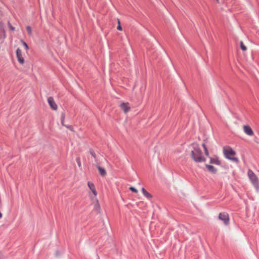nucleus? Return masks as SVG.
Wrapping results in <instances>:
<instances>
[{"label": "nucleus", "instance_id": "obj_6", "mask_svg": "<svg viewBox=\"0 0 259 259\" xmlns=\"http://www.w3.org/2000/svg\"><path fill=\"white\" fill-rule=\"evenodd\" d=\"M244 132L248 136H252L253 135V132L251 128L247 125H245L243 127Z\"/></svg>", "mask_w": 259, "mask_h": 259}, {"label": "nucleus", "instance_id": "obj_17", "mask_svg": "<svg viewBox=\"0 0 259 259\" xmlns=\"http://www.w3.org/2000/svg\"><path fill=\"white\" fill-rule=\"evenodd\" d=\"M90 153L91 154V155L95 158V160L97 161V158H96V154L95 153V152L93 150H90Z\"/></svg>", "mask_w": 259, "mask_h": 259}, {"label": "nucleus", "instance_id": "obj_10", "mask_svg": "<svg viewBox=\"0 0 259 259\" xmlns=\"http://www.w3.org/2000/svg\"><path fill=\"white\" fill-rule=\"evenodd\" d=\"M97 167L98 168L101 176L105 177L107 173L105 168L101 167L99 165H97Z\"/></svg>", "mask_w": 259, "mask_h": 259}, {"label": "nucleus", "instance_id": "obj_28", "mask_svg": "<svg viewBox=\"0 0 259 259\" xmlns=\"http://www.w3.org/2000/svg\"><path fill=\"white\" fill-rule=\"evenodd\" d=\"M2 213L0 212V219L2 218Z\"/></svg>", "mask_w": 259, "mask_h": 259}, {"label": "nucleus", "instance_id": "obj_3", "mask_svg": "<svg viewBox=\"0 0 259 259\" xmlns=\"http://www.w3.org/2000/svg\"><path fill=\"white\" fill-rule=\"evenodd\" d=\"M224 153L227 158L236 163L238 162V159L234 157L235 155V152L231 148L228 147L227 148L224 149Z\"/></svg>", "mask_w": 259, "mask_h": 259}, {"label": "nucleus", "instance_id": "obj_29", "mask_svg": "<svg viewBox=\"0 0 259 259\" xmlns=\"http://www.w3.org/2000/svg\"><path fill=\"white\" fill-rule=\"evenodd\" d=\"M97 259H100V257H99V256H98V258H97Z\"/></svg>", "mask_w": 259, "mask_h": 259}, {"label": "nucleus", "instance_id": "obj_12", "mask_svg": "<svg viewBox=\"0 0 259 259\" xmlns=\"http://www.w3.org/2000/svg\"><path fill=\"white\" fill-rule=\"evenodd\" d=\"M142 192L143 194V195L147 198L150 199L152 198V195L148 193L144 188H142Z\"/></svg>", "mask_w": 259, "mask_h": 259}, {"label": "nucleus", "instance_id": "obj_25", "mask_svg": "<svg viewBox=\"0 0 259 259\" xmlns=\"http://www.w3.org/2000/svg\"><path fill=\"white\" fill-rule=\"evenodd\" d=\"M65 126H66L67 128L72 130V126L71 125H65Z\"/></svg>", "mask_w": 259, "mask_h": 259}, {"label": "nucleus", "instance_id": "obj_4", "mask_svg": "<svg viewBox=\"0 0 259 259\" xmlns=\"http://www.w3.org/2000/svg\"><path fill=\"white\" fill-rule=\"evenodd\" d=\"M219 219L223 221L225 225H227L229 223V215L227 212H221L219 215Z\"/></svg>", "mask_w": 259, "mask_h": 259}, {"label": "nucleus", "instance_id": "obj_7", "mask_svg": "<svg viewBox=\"0 0 259 259\" xmlns=\"http://www.w3.org/2000/svg\"><path fill=\"white\" fill-rule=\"evenodd\" d=\"M48 102L52 109H53V110H56L57 109V105L54 102V99L53 97H49L48 99Z\"/></svg>", "mask_w": 259, "mask_h": 259}, {"label": "nucleus", "instance_id": "obj_22", "mask_svg": "<svg viewBox=\"0 0 259 259\" xmlns=\"http://www.w3.org/2000/svg\"><path fill=\"white\" fill-rule=\"evenodd\" d=\"M118 25L117 26V29L119 30H122V27L120 25V21H119V20L118 19Z\"/></svg>", "mask_w": 259, "mask_h": 259}, {"label": "nucleus", "instance_id": "obj_14", "mask_svg": "<svg viewBox=\"0 0 259 259\" xmlns=\"http://www.w3.org/2000/svg\"><path fill=\"white\" fill-rule=\"evenodd\" d=\"M210 163L212 164H215L217 165H220L221 164L220 161L217 158H210Z\"/></svg>", "mask_w": 259, "mask_h": 259}, {"label": "nucleus", "instance_id": "obj_9", "mask_svg": "<svg viewBox=\"0 0 259 259\" xmlns=\"http://www.w3.org/2000/svg\"><path fill=\"white\" fill-rule=\"evenodd\" d=\"M121 108L124 111L125 113L127 112L130 109V106H128V103H122L120 105Z\"/></svg>", "mask_w": 259, "mask_h": 259}, {"label": "nucleus", "instance_id": "obj_2", "mask_svg": "<svg viewBox=\"0 0 259 259\" xmlns=\"http://www.w3.org/2000/svg\"><path fill=\"white\" fill-rule=\"evenodd\" d=\"M247 176L251 184L254 187L256 192H259V180L256 175L251 169L247 172Z\"/></svg>", "mask_w": 259, "mask_h": 259}, {"label": "nucleus", "instance_id": "obj_26", "mask_svg": "<svg viewBox=\"0 0 259 259\" xmlns=\"http://www.w3.org/2000/svg\"><path fill=\"white\" fill-rule=\"evenodd\" d=\"M202 146L203 147V149H206L207 148L206 145H205V143H203L202 144Z\"/></svg>", "mask_w": 259, "mask_h": 259}, {"label": "nucleus", "instance_id": "obj_15", "mask_svg": "<svg viewBox=\"0 0 259 259\" xmlns=\"http://www.w3.org/2000/svg\"><path fill=\"white\" fill-rule=\"evenodd\" d=\"M65 118V113L63 112L61 114V124L63 126H65V124H64Z\"/></svg>", "mask_w": 259, "mask_h": 259}, {"label": "nucleus", "instance_id": "obj_24", "mask_svg": "<svg viewBox=\"0 0 259 259\" xmlns=\"http://www.w3.org/2000/svg\"><path fill=\"white\" fill-rule=\"evenodd\" d=\"M8 25H9L10 29H11L12 30H15V27H13L9 22L8 23Z\"/></svg>", "mask_w": 259, "mask_h": 259}, {"label": "nucleus", "instance_id": "obj_13", "mask_svg": "<svg viewBox=\"0 0 259 259\" xmlns=\"http://www.w3.org/2000/svg\"><path fill=\"white\" fill-rule=\"evenodd\" d=\"M94 210L97 212L100 213V204L99 203L98 200H97L96 203L94 205Z\"/></svg>", "mask_w": 259, "mask_h": 259}, {"label": "nucleus", "instance_id": "obj_30", "mask_svg": "<svg viewBox=\"0 0 259 259\" xmlns=\"http://www.w3.org/2000/svg\"><path fill=\"white\" fill-rule=\"evenodd\" d=\"M218 2H219V0H217Z\"/></svg>", "mask_w": 259, "mask_h": 259}, {"label": "nucleus", "instance_id": "obj_19", "mask_svg": "<svg viewBox=\"0 0 259 259\" xmlns=\"http://www.w3.org/2000/svg\"><path fill=\"white\" fill-rule=\"evenodd\" d=\"M76 161L77 163V164H78V166L80 167L81 166V161H80V158L79 157H77L76 159Z\"/></svg>", "mask_w": 259, "mask_h": 259}, {"label": "nucleus", "instance_id": "obj_11", "mask_svg": "<svg viewBox=\"0 0 259 259\" xmlns=\"http://www.w3.org/2000/svg\"><path fill=\"white\" fill-rule=\"evenodd\" d=\"M206 167L207 169L212 173L215 174L217 171V169L212 165L206 164Z\"/></svg>", "mask_w": 259, "mask_h": 259}, {"label": "nucleus", "instance_id": "obj_5", "mask_svg": "<svg viewBox=\"0 0 259 259\" xmlns=\"http://www.w3.org/2000/svg\"><path fill=\"white\" fill-rule=\"evenodd\" d=\"M16 56L19 62L21 64H24V59L22 57L21 50L19 48L16 50Z\"/></svg>", "mask_w": 259, "mask_h": 259}, {"label": "nucleus", "instance_id": "obj_23", "mask_svg": "<svg viewBox=\"0 0 259 259\" xmlns=\"http://www.w3.org/2000/svg\"><path fill=\"white\" fill-rule=\"evenodd\" d=\"M204 150L205 154L207 156H209V152H208V150L207 148H206V149H204Z\"/></svg>", "mask_w": 259, "mask_h": 259}, {"label": "nucleus", "instance_id": "obj_18", "mask_svg": "<svg viewBox=\"0 0 259 259\" xmlns=\"http://www.w3.org/2000/svg\"><path fill=\"white\" fill-rule=\"evenodd\" d=\"M240 47L242 50L243 51H246L247 50V48L246 46L243 44V42L241 41H240Z\"/></svg>", "mask_w": 259, "mask_h": 259}, {"label": "nucleus", "instance_id": "obj_20", "mask_svg": "<svg viewBox=\"0 0 259 259\" xmlns=\"http://www.w3.org/2000/svg\"><path fill=\"white\" fill-rule=\"evenodd\" d=\"M129 189L133 192H135L136 193H138V190L135 188H134L133 187H130Z\"/></svg>", "mask_w": 259, "mask_h": 259}, {"label": "nucleus", "instance_id": "obj_8", "mask_svg": "<svg viewBox=\"0 0 259 259\" xmlns=\"http://www.w3.org/2000/svg\"><path fill=\"white\" fill-rule=\"evenodd\" d=\"M88 185L90 190L92 191L94 195L95 196H96L97 195V192L96 190L94 184L92 182H89L88 183Z\"/></svg>", "mask_w": 259, "mask_h": 259}, {"label": "nucleus", "instance_id": "obj_16", "mask_svg": "<svg viewBox=\"0 0 259 259\" xmlns=\"http://www.w3.org/2000/svg\"><path fill=\"white\" fill-rule=\"evenodd\" d=\"M26 30H27V31L28 32V34L30 36H31L32 35V31L31 27L30 26H27L26 27Z\"/></svg>", "mask_w": 259, "mask_h": 259}, {"label": "nucleus", "instance_id": "obj_1", "mask_svg": "<svg viewBox=\"0 0 259 259\" xmlns=\"http://www.w3.org/2000/svg\"><path fill=\"white\" fill-rule=\"evenodd\" d=\"M192 159L196 162H201L206 161V158L203 156L202 152L197 144H193V149L191 151Z\"/></svg>", "mask_w": 259, "mask_h": 259}, {"label": "nucleus", "instance_id": "obj_27", "mask_svg": "<svg viewBox=\"0 0 259 259\" xmlns=\"http://www.w3.org/2000/svg\"><path fill=\"white\" fill-rule=\"evenodd\" d=\"M3 254H2V252L0 251V259H3Z\"/></svg>", "mask_w": 259, "mask_h": 259}, {"label": "nucleus", "instance_id": "obj_21", "mask_svg": "<svg viewBox=\"0 0 259 259\" xmlns=\"http://www.w3.org/2000/svg\"><path fill=\"white\" fill-rule=\"evenodd\" d=\"M21 41H22L23 45H24V46L25 47L26 50H28L29 47H28V45L23 40H22Z\"/></svg>", "mask_w": 259, "mask_h": 259}]
</instances>
